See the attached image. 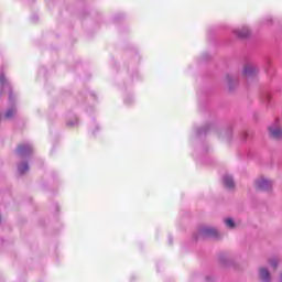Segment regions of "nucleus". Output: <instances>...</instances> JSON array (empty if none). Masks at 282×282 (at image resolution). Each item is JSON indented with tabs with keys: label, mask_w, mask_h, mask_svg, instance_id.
I'll list each match as a JSON object with an SVG mask.
<instances>
[{
	"label": "nucleus",
	"mask_w": 282,
	"mask_h": 282,
	"mask_svg": "<svg viewBox=\"0 0 282 282\" xmlns=\"http://www.w3.org/2000/svg\"><path fill=\"white\" fill-rule=\"evenodd\" d=\"M257 186L261 191H268V188L272 187V182L265 180V178H260L257 181Z\"/></svg>",
	"instance_id": "obj_1"
},
{
	"label": "nucleus",
	"mask_w": 282,
	"mask_h": 282,
	"mask_svg": "<svg viewBox=\"0 0 282 282\" xmlns=\"http://www.w3.org/2000/svg\"><path fill=\"white\" fill-rule=\"evenodd\" d=\"M269 132L273 138H281L282 135V130L278 126L270 127Z\"/></svg>",
	"instance_id": "obj_2"
},
{
	"label": "nucleus",
	"mask_w": 282,
	"mask_h": 282,
	"mask_svg": "<svg viewBox=\"0 0 282 282\" xmlns=\"http://www.w3.org/2000/svg\"><path fill=\"white\" fill-rule=\"evenodd\" d=\"M225 186L227 188H234L235 187V182L232 181V177L230 176H225L224 177Z\"/></svg>",
	"instance_id": "obj_3"
},
{
	"label": "nucleus",
	"mask_w": 282,
	"mask_h": 282,
	"mask_svg": "<svg viewBox=\"0 0 282 282\" xmlns=\"http://www.w3.org/2000/svg\"><path fill=\"white\" fill-rule=\"evenodd\" d=\"M260 278L262 281H270V272L267 269H260Z\"/></svg>",
	"instance_id": "obj_4"
},
{
	"label": "nucleus",
	"mask_w": 282,
	"mask_h": 282,
	"mask_svg": "<svg viewBox=\"0 0 282 282\" xmlns=\"http://www.w3.org/2000/svg\"><path fill=\"white\" fill-rule=\"evenodd\" d=\"M31 148L30 145H20L18 148V153H20V155H23V153H30Z\"/></svg>",
	"instance_id": "obj_5"
},
{
	"label": "nucleus",
	"mask_w": 282,
	"mask_h": 282,
	"mask_svg": "<svg viewBox=\"0 0 282 282\" xmlns=\"http://www.w3.org/2000/svg\"><path fill=\"white\" fill-rule=\"evenodd\" d=\"M28 163L21 164L18 167L19 173H25L28 171Z\"/></svg>",
	"instance_id": "obj_6"
},
{
	"label": "nucleus",
	"mask_w": 282,
	"mask_h": 282,
	"mask_svg": "<svg viewBox=\"0 0 282 282\" xmlns=\"http://www.w3.org/2000/svg\"><path fill=\"white\" fill-rule=\"evenodd\" d=\"M225 224H226V226H227L228 228H235V221H234L232 219H230V218H227V219L225 220Z\"/></svg>",
	"instance_id": "obj_7"
},
{
	"label": "nucleus",
	"mask_w": 282,
	"mask_h": 282,
	"mask_svg": "<svg viewBox=\"0 0 282 282\" xmlns=\"http://www.w3.org/2000/svg\"><path fill=\"white\" fill-rule=\"evenodd\" d=\"M14 113H15V110H14V109H11V110H9V111L6 113V117H7V118H12V116H14Z\"/></svg>",
	"instance_id": "obj_8"
},
{
	"label": "nucleus",
	"mask_w": 282,
	"mask_h": 282,
	"mask_svg": "<svg viewBox=\"0 0 282 282\" xmlns=\"http://www.w3.org/2000/svg\"><path fill=\"white\" fill-rule=\"evenodd\" d=\"M0 83H1V85H3L6 83V78L0 77Z\"/></svg>",
	"instance_id": "obj_9"
}]
</instances>
